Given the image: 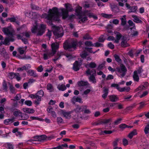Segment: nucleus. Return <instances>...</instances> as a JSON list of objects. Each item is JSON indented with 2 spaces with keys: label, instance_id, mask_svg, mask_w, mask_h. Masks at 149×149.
Masks as SVG:
<instances>
[{
  "label": "nucleus",
  "instance_id": "obj_34",
  "mask_svg": "<svg viewBox=\"0 0 149 149\" xmlns=\"http://www.w3.org/2000/svg\"><path fill=\"white\" fill-rule=\"evenodd\" d=\"M144 131L146 135L148 136L149 134V123L147 124L145 126Z\"/></svg>",
  "mask_w": 149,
  "mask_h": 149
},
{
  "label": "nucleus",
  "instance_id": "obj_7",
  "mask_svg": "<svg viewBox=\"0 0 149 149\" xmlns=\"http://www.w3.org/2000/svg\"><path fill=\"white\" fill-rule=\"evenodd\" d=\"M53 33L55 36L57 38L61 37L63 35L62 29L58 27L54 26V30Z\"/></svg>",
  "mask_w": 149,
  "mask_h": 149
},
{
  "label": "nucleus",
  "instance_id": "obj_28",
  "mask_svg": "<svg viewBox=\"0 0 149 149\" xmlns=\"http://www.w3.org/2000/svg\"><path fill=\"white\" fill-rule=\"evenodd\" d=\"M122 36L121 34L119 32H117L116 33V39L114 40V42L116 43H118L119 40L120 39Z\"/></svg>",
  "mask_w": 149,
  "mask_h": 149
},
{
  "label": "nucleus",
  "instance_id": "obj_36",
  "mask_svg": "<svg viewBox=\"0 0 149 149\" xmlns=\"http://www.w3.org/2000/svg\"><path fill=\"white\" fill-rule=\"evenodd\" d=\"M127 0H117L118 5L119 6L123 7L124 6V3H126Z\"/></svg>",
  "mask_w": 149,
  "mask_h": 149
},
{
  "label": "nucleus",
  "instance_id": "obj_4",
  "mask_svg": "<svg viewBox=\"0 0 149 149\" xmlns=\"http://www.w3.org/2000/svg\"><path fill=\"white\" fill-rule=\"evenodd\" d=\"M63 47L65 49L69 51H74V40L73 39H69L66 40L63 43Z\"/></svg>",
  "mask_w": 149,
  "mask_h": 149
},
{
  "label": "nucleus",
  "instance_id": "obj_27",
  "mask_svg": "<svg viewBox=\"0 0 149 149\" xmlns=\"http://www.w3.org/2000/svg\"><path fill=\"white\" fill-rule=\"evenodd\" d=\"M133 78L134 81L137 82L139 81V78L138 74H137L136 72H134Z\"/></svg>",
  "mask_w": 149,
  "mask_h": 149
},
{
  "label": "nucleus",
  "instance_id": "obj_37",
  "mask_svg": "<svg viewBox=\"0 0 149 149\" xmlns=\"http://www.w3.org/2000/svg\"><path fill=\"white\" fill-rule=\"evenodd\" d=\"M137 9V7L136 6H133L131 7L130 9V11L128 12V13L131 12H135Z\"/></svg>",
  "mask_w": 149,
  "mask_h": 149
},
{
  "label": "nucleus",
  "instance_id": "obj_43",
  "mask_svg": "<svg viewBox=\"0 0 149 149\" xmlns=\"http://www.w3.org/2000/svg\"><path fill=\"white\" fill-rule=\"evenodd\" d=\"M123 17H122L120 18L121 21V24L122 25L124 26L125 24L126 23V21L125 16H123Z\"/></svg>",
  "mask_w": 149,
  "mask_h": 149
},
{
  "label": "nucleus",
  "instance_id": "obj_21",
  "mask_svg": "<svg viewBox=\"0 0 149 149\" xmlns=\"http://www.w3.org/2000/svg\"><path fill=\"white\" fill-rule=\"evenodd\" d=\"M17 38L18 39H21L22 41L25 44H28V41L27 39L25 38H23L21 34H17Z\"/></svg>",
  "mask_w": 149,
  "mask_h": 149
},
{
  "label": "nucleus",
  "instance_id": "obj_63",
  "mask_svg": "<svg viewBox=\"0 0 149 149\" xmlns=\"http://www.w3.org/2000/svg\"><path fill=\"white\" fill-rule=\"evenodd\" d=\"M122 120V119L120 118L118 119L117 120H116L114 121V124L115 125H118V124H119L121 123Z\"/></svg>",
  "mask_w": 149,
  "mask_h": 149
},
{
  "label": "nucleus",
  "instance_id": "obj_35",
  "mask_svg": "<svg viewBox=\"0 0 149 149\" xmlns=\"http://www.w3.org/2000/svg\"><path fill=\"white\" fill-rule=\"evenodd\" d=\"M70 113V112H62V114L66 118L70 119L71 117Z\"/></svg>",
  "mask_w": 149,
  "mask_h": 149
},
{
  "label": "nucleus",
  "instance_id": "obj_31",
  "mask_svg": "<svg viewBox=\"0 0 149 149\" xmlns=\"http://www.w3.org/2000/svg\"><path fill=\"white\" fill-rule=\"evenodd\" d=\"M89 84L87 81H79L78 83V84L79 86H87Z\"/></svg>",
  "mask_w": 149,
  "mask_h": 149
},
{
  "label": "nucleus",
  "instance_id": "obj_64",
  "mask_svg": "<svg viewBox=\"0 0 149 149\" xmlns=\"http://www.w3.org/2000/svg\"><path fill=\"white\" fill-rule=\"evenodd\" d=\"M57 122L58 123H62L63 122V120L60 117H58L57 118Z\"/></svg>",
  "mask_w": 149,
  "mask_h": 149
},
{
  "label": "nucleus",
  "instance_id": "obj_58",
  "mask_svg": "<svg viewBox=\"0 0 149 149\" xmlns=\"http://www.w3.org/2000/svg\"><path fill=\"white\" fill-rule=\"evenodd\" d=\"M117 107L119 109H122L123 108V105L117 102L116 108Z\"/></svg>",
  "mask_w": 149,
  "mask_h": 149
},
{
  "label": "nucleus",
  "instance_id": "obj_60",
  "mask_svg": "<svg viewBox=\"0 0 149 149\" xmlns=\"http://www.w3.org/2000/svg\"><path fill=\"white\" fill-rule=\"evenodd\" d=\"M24 104L28 106H30L32 104V102L30 100H26L24 102Z\"/></svg>",
  "mask_w": 149,
  "mask_h": 149
},
{
  "label": "nucleus",
  "instance_id": "obj_33",
  "mask_svg": "<svg viewBox=\"0 0 149 149\" xmlns=\"http://www.w3.org/2000/svg\"><path fill=\"white\" fill-rule=\"evenodd\" d=\"M137 134L136 130L134 129L129 134L128 136L130 139H131L134 136L136 135Z\"/></svg>",
  "mask_w": 149,
  "mask_h": 149
},
{
  "label": "nucleus",
  "instance_id": "obj_55",
  "mask_svg": "<svg viewBox=\"0 0 149 149\" xmlns=\"http://www.w3.org/2000/svg\"><path fill=\"white\" fill-rule=\"evenodd\" d=\"M120 139L119 138H117L113 142V146H116L118 145V143L119 142Z\"/></svg>",
  "mask_w": 149,
  "mask_h": 149
},
{
  "label": "nucleus",
  "instance_id": "obj_44",
  "mask_svg": "<svg viewBox=\"0 0 149 149\" xmlns=\"http://www.w3.org/2000/svg\"><path fill=\"white\" fill-rule=\"evenodd\" d=\"M104 94L102 95V97L103 98H105L108 94V90L107 89L105 88L104 90Z\"/></svg>",
  "mask_w": 149,
  "mask_h": 149
},
{
  "label": "nucleus",
  "instance_id": "obj_12",
  "mask_svg": "<svg viewBox=\"0 0 149 149\" xmlns=\"http://www.w3.org/2000/svg\"><path fill=\"white\" fill-rule=\"evenodd\" d=\"M86 73L87 76L91 75H96V72L95 70H91L88 69L86 71Z\"/></svg>",
  "mask_w": 149,
  "mask_h": 149
},
{
  "label": "nucleus",
  "instance_id": "obj_51",
  "mask_svg": "<svg viewBox=\"0 0 149 149\" xmlns=\"http://www.w3.org/2000/svg\"><path fill=\"white\" fill-rule=\"evenodd\" d=\"M13 119H8L5 120L4 121V124L7 125L10 122H12L13 121Z\"/></svg>",
  "mask_w": 149,
  "mask_h": 149
},
{
  "label": "nucleus",
  "instance_id": "obj_48",
  "mask_svg": "<svg viewBox=\"0 0 149 149\" xmlns=\"http://www.w3.org/2000/svg\"><path fill=\"white\" fill-rule=\"evenodd\" d=\"M146 89V88H145L144 86L141 85L140 86L137 88L136 89V91H137L139 90H143Z\"/></svg>",
  "mask_w": 149,
  "mask_h": 149
},
{
  "label": "nucleus",
  "instance_id": "obj_17",
  "mask_svg": "<svg viewBox=\"0 0 149 149\" xmlns=\"http://www.w3.org/2000/svg\"><path fill=\"white\" fill-rule=\"evenodd\" d=\"M62 55H65L63 52L61 51L58 52L57 54V56L53 59V61L54 62L56 61L60 58L61 56Z\"/></svg>",
  "mask_w": 149,
  "mask_h": 149
},
{
  "label": "nucleus",
  "instance_id": "obj_45",
  "mask_svg": "<svg viewBox=\"0 0 149 149\" xmlns=\"http://www.w3.org/2000/svg\"><path fill=\"white\" fill-rule=\"evenodd\" d=\"M22 35L23 36H25L26 38H29L31 34L30 32H26L22 33Z\"/></svg>",
  "mask_w": 149,
  "mask_h": 149
},
{
  "label": "nucleus",
  "instance_id": "obj_3",
  "mask_svg": "<svg viewBox=\"0 0 149 149\" xmlns=\"http://www.w3.org/2000/svg\"><path fill=\"white\" fill-rule=\"evenodd\" d=\"M82 8L79 7L78 8L75 10V15L78 16V17L80 19L79 22H84L85 21L87 20V17L86 14V11L82 12Z\"/></svg>",
  "mask_w": 149,
  "mask_h": 149
},
{
  "label": "nucleus",
  "instance_id": "obj_8",
  "mask_svg": "<svg viewBox=\"0 0 149 149\" xmlns=\"http://www.w3.org/2000/svg\"><path fill=\"white\" fill-rule=\"evenodd\" d=\"M46 138V136L44 135L40 136H35L33 138L29 140V141L30 142H32L33 143H36L33 142L36 141H42L45 140Z\"/></svg>",
  "mask_w": 149,
  "mask_h": 149
},
{
  "label": "nucleus",
  "instance_id": "obj_52",
  "mask_svg": "<svg viewBox=\"0 0 149 149\" xmlns=\"http://www.w3.org/2000/svg\"><path fill=\"white\" fill-rule=\"evenodd\" d=\"M16 73H10L9 74L8 76L10 78L13 79L15 78Z\"/></svg>",
  "mask_w": 149,
  "mask_h": 149
},
{
  "label": "nucleus",
  "instance_id": "obj_29",
  "mask_svg": "<svg viewBox=\"0 0 149 149\" xmlns=\"http://www.w3.org/2000/svg\"><path fill=\"white\" fill-rule=\"evenodd\" d=\"M96 75H91L88 77L89 81L92 82L93 83H95L96 82V80L95 76Z\"/></svg>",
  "mask_w": 149,
  "mask_h": 149
},
{
  "label": "nucleus",
  "instance_id": "obj_56",
  "mask_svg": "<svg viewBox=\"0 0 149 149\" xmlns=\"http://www.w3.org/2000/svg\"><path fill=\"white\" fill-rule=\"evenodd\" d=\"M102 16L106 18L110 19L111 18L112 15H109L106 14H102Z\"/></svg>",
  "mask_w": 149,
  "mask_h": 149
},
{
  "label": "nucleus",
  "instance_id": "obj_13",
  "mask_svg": "<svg viewBox=\"0 0 149 149\" xmlns=\"http://www.w3.org/2000/svg\"><path fill=\"white\" fill-rule=\"evenodd\" d=\"M0 54L1 55L3 56L6 59L9 58V56L6 52V50L4 48L0 49Z\"/></svg>",
  "mask_w": 149,
  "mask_h": 149
},
{
  "label": "nucleus",
  "instance_id": "obj_41",
  "mask_svg": "<svg viewBox=\"0 0 149 149\" xmlns=\"http://www.w3.org/2000/svg\"><path fill=\"white\" fill-rule=\"evenodd\" d=\"M128 23L130 26L132 27V28H130L132 30L133 29H134L135 28V24L132 20H129L128 21Z\"/></svg>",
  "mask_w": 149,
  "mask_h": 149
},
{
  "label": "nucleus",
  "instance_id": "obj_22",
  "mask_svg": "<svg viewBox=\"0 0 149 149\" xmlns=\"http://www.w3.org/2000/svg\"><path fill=\"white\" fill-rule=\"evenodd\" d=\"M31 67L29 64H27L23 67L21 68H19L17 70L18 71H22L24 70H26L28 68H30Z\"/></svg>",
  "mask_w": 149,
  "mask_h": 149
},
{
  "label": "nucleus",
  "instance_id": "obj_38",
  "mask_svg": "<svg viewBox=\"0 0 149 149\" xmlns=\"http://www.w3.org/2000/svg\"><path fill=\"white\" fill-rule=\"evenodd\" d=\"M47 89L50 92H52L54 91L52 85L51 84H48L47 85Z\"/></svg>",
  "mask_w": 149,
  "mask_h": 149
},
{
  "label": "nucleus",
  "instance_id": "obj_20",
  "mask_svg": "<svg viewBox=\"0 0 149 149\" xmlns=\"http://www.w3.org/2000/svg\"><path fill=\"white\" fill-rule=\"evenodd\" d=\"M22 110L24 112L29 113H33L35 111L33 109L29 108H23Z\"/></svg>",
  "mask_w": 149,
  "mask_h": 149
},
{
  "label": "nucleus",
  "instance_id": "obj_59",
  "mask_svg": "<svg viewBox=\"0 0 149 149\" xmlns=\"http://www.w3.org/2000/svg\"><path fill=\"white\" fill-rule=\"evenodd\" d=\"M21 112L19 110H17V111H15L13 113V114L14 116H17L19 114H21Z\"/></svg>",
  "mask_w": 149,
  "mask_h": 149
},
{
  "label": "nucleus",
  "instance_id": "obj_30",
  "mask_svg": "<svg viewBox=\"0 0 149 149\" xmlns=\"http://www.w3.org/2000/svg\"><path fill=\"white\" fill-rule=\"evenodd\" d=\"M130 89V87H125L123 88L119 87L118 90L120 92H123L124 91L128 92Z\"/></svg>",
  "mask_w": 149,
  "mask_h": 149
},
{
  "label": "nucleus",
  "instance_id": "obj_25",
  "mask_svg": "<svg viewBox=\"0 0 149 149\" xmlns=\"http://www.w3.org/2000/svg\"><path fill=\"white\" fill-rule=\"evenodd\" d=\"M81 61H75V71H77L79 69V67L81 65Z\"/></svg>",
  "mask_w": 149,
  "mask_h": 149
},
{
  "label": "nucleus",
  "instance_id": "obj_57",
  "mask_svg": "<svg viewBox=\"0 0 149 149\" xmlns=\"http://www.w3.org/2000/svg\"><path fill=\"white\" fill-rule=\"evenodd\" d=\"M36 94L42 97L43 96L44 93L42 90H40L39 91H38Z\"/></svg>",
  "mask_w": 149,
  "mask_h": 149
},
{
  "label": "nucleus",
  "instance_id": "obj_16",
  "mask_svg": "<svg viewBox=\"0 0 149 149\" xmlns=\"http://www.w3.org/2000/svg\"><path fill=\"white\" fill-rule=\"evenodd\" d=\"M132 17L134 19L133 21L134 22L141 24L142 23V21L137 16L133 15H132Z\"/></svg>",
  "mask_w": 149,
  "mask_h": 149
},
{
  "label": "nucleus",
  "instance_id": "obj_39",
  "mask_svg": "<svg viewBox=\"0 0 149 149\" xmlns=\"http://www.w3.org/2000/svg\"><path fill=\"white\" fill-rule=\"evenodd\" d=\"M75 102H77L81 104L83 103L81 97L79 96H77L76 97H75Z\"/></svg>",
  "mask_w": 149,
  "mask_h": 149
},
{
  "label": "nucleus",
  "instance_id": "obj_32",
  "mask_svg": "<svg viewBox=\"0 0 149 149\" xmlns=\"http://www.w3.org/2000/svg\"><path fill=\"white\" fill-rule=\"evenodd\" d=\"M57 88L59 90L62 91H63L66 89L65 86L63 84H59L57 86Z\"/></svg>",
  "mask_w": 149,
  "mask_h": 149
},
{
  "label": "nucleus",
  "instance_id": "obj_62",
  "mask_svg": "<svg viewBox=\"0 0 149 149\" xmlns=\"http://www.w3.org/2000/svg\"><path fill=\"white\" fill-rule=\"evenodd\" d=\"M65 55L69 60L72 59L74 58L73 55L72 56V54H67Z\"/></svg>",
  "mask_w": 149,
  "mask_h": 149
},
{
  "label": "nucleus",
  "instance_id": "obj_2",
  "mask_svg": "<svg viewBox=\"0 0 149 149\" xmlns=\"http://www.w3.org/2000/svg\"><path fill=\"white\" fill-rule=\"evenodd\" d=\"M39 28L38 29L37 23L36 22L35 25H34L31 29L32 33H36L38 36L42 35L45 32L46 26L43 24H41L39 26Z\"/></svg>",
  "mask_w": 149,
  "mask_h": 149
},
{
  "label": "nucleus",
  "instance_id": "obj_49",
  "mask_svg": "<svg viewBox=\"0 0 149 149\" xmlns=\"http://www.w3.org/2000/svg\"><path fill=\"white\" fill-rule=\"evenodd\" d=\"M143 71L142 67H139L137 70L135 71L134 72H136L137 74H141Z\"/></svg>",
  "mask_w": 149,
  "mask_h": 149
},
{
  "label": "nucleus",
  "instance_id": "obj_10",
  "mask_svg": "<svg viewBox=\"0 0 149 149\" xmlns=\"http://www.w3.org/2000/svg\"><path fill=\"white\" fill-rule=\"evenodd\" d=\"M52 53L54 54L56 52L57 50L59 48V44L57 42L53 43L51 44Z\"/></svg>",
  "mask_w": 149,
  "mask_h": 149
},
{
  "label": "nucleus",
  "instance_id": "obj_14",
  "mask_svg": "<svg viewBox=\"0 0 149 149\" xmlns=\"http://www.w3.org/2000/svg\"><path fill=\"white\" fill-rule=\"evenodd\" d=\"M122 40L121 45L122 47H126L129 46L128 44L127 43V40L126 38L123 37L122 38Z\"/></svg>",
  "mask_w": 149,
  "mask_h": 149
},
{
  "label": "nucleus",
  "instance_id": "obj_9",
  "mask_svg": "<svg viewBox=\"0 0 149 149\" xmlns=\"http://www.w3.org/2000/svg\"><path fill=\"white\" fill-rule=\"evenodd\" d=\"M2 31L5 34L7 35L8 37H13V30H10L8 28H3Z\"/></svg>",
  "mask_w": 149,
  "mask_h": 149
},
{
  "label": "nucleus",
  "instance_id": "obj_50",
  "mask_svg": "<svg viewBox=\"0 0 149 149\" xmlns=\"http://www.w3.org/2000/svg\"><path fill=\"white\" fill-rule=\"evenodd\" d=\"M18 50L19 53L21 54H22L24 53L26 51L23 49L22 47H19L18 48Z\"/></svg>",
  "mask_w": 149,
  "mask_h": 149
},
{
  "label": "nucleus",
  "instance_id": "obj_15",
  "mask_svg": "<svg viewBox=\"0 0 149 149\" xmlns=\"http://www.w3.org/2000/svg\"><path fill=\"white\" fill-rule=\"evenodd\" d=\"M54 54L51 52H47L43 54V58L45 60L49 59L51 56H53Z\"/></svg>",
  "mask_w": 149,
  "mask_h": 149
},
{
  "label": "nucleus",
  "instance_id": "obj_5",
  "mask_svg": "<svg viewBox=\"0 0 149 149\" xmlns=\"http://www.w3.org/2000/svg\"><path fill=\"white\" fill-rule=\"evenodd\" d=\"M86 106H83L80 107L78 105L75 104V112L77 113V117H76V121L77 123H79L82 118V116L80 113L82 111L83 109L85 108Z\"/></svg>",
  "mask_w": 149,
  "mask_h": 149
},
{
  "label": "nucleus",
  "instance_id": "obj_42",
  "mask_svg": "<svg viewBox=\"0 0 149 149\" xmlns=\"http://www.w3.org/2000/svg\"><path fill=\"white\" fill-rule=\"evenodd\" d=\"M41 96L37 95L36 98H35L37 100L35 101V103L36 104H38L39 103V102L41 100Z\"/></svg>",
  "mask_w": 149,
  "mask_h": 149
},
{
  "label": "nucleus",
  "instance_id": "obj_47",
  "mask_svg": "<svg viewBox=\"0 0 149 149\" xmlns=\"http://www.w3.org/2000/svg\"><path fill=\"white\" fill-rule=\"evenodd\" d=\"M85 45L87 46H93L94 45V44L92 43V42L91 41H86L85 43Z\"/></svg>",
  "mask_w": 149,
  "mask_h": 149
},
{
  "label": "nucleus",
  "instance_id": "obj_40",
  "mask_svg": "<svg viewBox=\"0 0 149 149\" xmlns=\"http://www.w3.org/2000/svg\"><path fill=\"white\" fill-rule=\"evenodd\" d=\"M106 104L107 106H109L110 107L114 109L116 108V103H107Z\"/></svg>",
  "mask_w": 149,
  "mask_h": 149
},
{
  "label": "nucleus",
  "instance_id": "obj_18",
  "mask_svg": "<svg viewBox=\"0 0 149 149\" xmlns=\"http://www.w3.org/2000/svg\"><path fill=\"white\" fill-rule=\"evenodd\" d=\"M28 74L30 76L33 77H36L38 76L36 71L32 70H29L28 71Z\"/></svg>",
  "mask_w": 149,
  "mask_h": 149
},
{
  "label": "nucleus",
  "instance_id": "obj_53",
  "mask_svg": "<svg viewBox=\"0 0 149 149\" xmlns=\"http://www.w3.org/2000/svg\"><path fill=\"white\" fill-rule=\"evenodd\" d=\"M92 48H89L87 47H85V49L87 51L91 53H93V54H94L96 52H97V51H95L94 52H93L91 49H92Z\"/></svg>",
  "mask_w": 149,
  "mask_h": 149
},
{
  "label": "nucleus",
  "instance_id": "obj_23",
  "mask_svg": "<svg viewBox=\"0 0 149 149\" xmlns=\"http://www.w3.org/2000/svg\"><path fill=\"white\" fill-rule=\"evenodd\" d=\"M17 17H13L9 18L8 19L11 22H14L17 24L19 25V22L17 20Z\"/></svg>",
  "mask_w": 149,
  "mask_h": 149
},
{
  "label": "nucleus",
  "instance_id": "obj_46",
  "mask_svg": "<svg viewBox=\"0 0 149 149\" xmlns=\"http://www.w3.org/2000/svg\"><path fill=\"white\" fill-rule=\"evenodd\" d=\"M116 61L118 63H120L121 60L120 59L119 56L117 54H115L114 56Z\"/></svg>",
  "mask_w": 149,
  "mask_h": 149
},
{
  "label": "nucleus",
  "instance_id": "obj_54",
  "mask_svg": "<svg viewBox=\"0 0 149 149\" xmlns=\"http://www.w3.org/2000/svg\"><path fill=\"white\" fill-rule=\"evenodd\" d=\"M92 48H89L87 47H85V49L87 51L91 53H93V54H94L96 52H97V51H95L94 52H93L91 49H92Z\"/></svg>",
  "mask_w": 149,
  "mask_h": 149
},
{
  "label": "nucleus",
  "instance_id": "obj_24",
  "mask_svg": "<svg viewBox=\"0 0 149 149\" xmlns=\"http://www.w3.org/2000/svg\"><path fill=\"white\" fill-rule=\"evenodd\" d=\"M109 99L112 102H115L118 100V97L115 95H112L109 96Z\"/></svg>",
  "mask_w": 149,
  "mask_h": 149
},
{
  "label": "nucleus",
  "instance_id": "obj_6",
  "mask_svg": "<svg viewBox=\"0 0 149 149\" xmlns=\"http://www.w3.org/2000/svg\"><path fill=\"white\" fill-rule=\"evenodd\" d=\"M116 71L118 73V76L122 78L125 75L127 70L125 65L122 64L120 65V67L116 68Z\"/></svg>",
  "mask_w": 149,
  "mask_h": 149
},
{
  "label": "nucleus",
  "instance_id": "obj_11",
  "mask_svg": "<svg viewBox=\"0 0 149 149\" xmlns=\"http://www.w3.org/2000/svg\"><path fill=\"white\" fill-rule=\"evenodd\" d=\"M9 38H5L3 41L4 45H10V41L13 42L15 40L13 37H9Z\"/></svg>",
  "mask_w": 149,
  "mask_h": 149
},
{
  "label": "nucleus",
  "instance_id": "obj_26",
  "mask_svg": "<svg viewBox=\"0 0 149 149\" xmlns=\"http://www.w3.org/2000/svg\"><path fill=\"white\" fill-rule=\"evenodd\" d=\"M85 66L86 67H89L92 68H94L96 67L97 65L95 62H91L89 63L86 64Z\"/></svg>",
  "mask_w": 149,
  "mask_h": 149
},
{
  "label": "nucleus",
  "instance_id": "obj_1",
  "mask_svg": "<svg viewBox=\"0 0 149 149\" xmlns=\"http://www.w3.org/2000/svg\"><path fill=\"white\" fill-rule=\"evenodd\" d=\"M66 9L61 8L58 9L56 7H53L49 10L48 14L45 13L42 15V18L49 20V23L52 24L53 20L58 21L61 16L63 19H66L68 16V12L72 10L71 6L69 4H65Z\"/></svg>",
  "mask_w": 149,
  "mask_h": 149
},
{
  "label": "nucleus",
  "instance_id": "obj_61",
  "mask_svg": "<svg viewBox=\"0 0 149 149\" xmlns=\"http://www.w3.org/2000/svg\"><path fill=\"white\" fill-rule=\"evenodd\" d=\"M94 45L93 46H95L96 47H102L103 46V45L100 43L98 42H97L95 44H94Z\"/></svg>",
  "mask_w": 149,
  "mask_h": 149
},
{
  "label": "nucleus",
  "instance_id": "obj_19",
  "mask_svg": "<svg viewBox=\"0 0 149 149\" xmlns=\"http://www.w3.org/2000/svg\"><path fill=\"white\" fill-rule=\"evenodd\" d=\"M148 146V143L146 141H144L143 142H142L140 145L139 149H146Z\"/></svg>",
  "mask_w": 149,
  "mask_h": 149
}]
</instances>
